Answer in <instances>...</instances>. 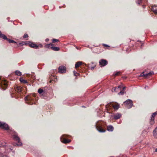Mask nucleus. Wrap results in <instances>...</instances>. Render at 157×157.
I'll use <instances>...</instances> for the list:
<instances>
[{"label": "nucleus", "instance_id": "f257e3e1", "mask_svg": "<svg viewBox=\"0 0 157 157\" xmlns=\"http://www.w3.org/2000/svg\"><path fill=\"white\" fill-rule=\"evenodd\" d=\"M105 126L104 122L101 121H98L95 125L96 129L100 132H104L105 131V130L104 128Z\"/></svg>", "mask_w": 157, "mask_h": 157}, {"label": "nucleus", "instance_id": "f03ea898", "mask_svg": "<svg viewBox=\"0 0 157 157\" xmlns=\"http://www.w3.org/2000/svg\"><path fill=\"white\" fill-rule=\"evenodd\" d=\"M10 133V134L13 136L14 140L17 141V143L16 144V145L18 146H21L22 144L21 142H20V138L18 136L17 133L15 132L12 131H11Z\"/></svg>", "mask_w": 157, "mask_h": 157}, {"label": "nucleus", "instance_id": "7ed1b4c3", "mask_svg": "<svg viewBox=\"0 0 157 157\" xmlns=\"http://www.w3.org/2000/svg\"><path fill=\"white\" fill-rule=\"evenodd\" d=\"M34 98H32L31 96H27L25 97V100L26 103L28 104L31 105L34 104V102L33 101Z\"/></svg>", "mask_w": 157, "mask_h": 157}, {"label": "nucleus", "instance_id": "20e7f679", "mask_svg": "<svg viewBox=\"0 0 157 157\" xmlns=\"http://www.w3.org/2000/svg\"><path fill=\"white\" fill-rule=\"evenodd\" d=\"M6 144L5 143H0V147H5L6 151H7V152H9L11 151L12 149V147L6 145Z\"/></svg>", "mask_w": 157, "mask_h": 157}, {"label": "nucleus", "instance_id": "39448f33", "mask_svg": "<svg viewBox=\"0 0 157 157\" xmlns=\"http://www.w3.org/2000/svg\"><path fill=\"white\" fill-rule=\"evenodd\" d=\"M126 107L128 109L131 108L133 105L132 101L130 99H128L124 102Z\"/></svg>", "mask_w": 157, "mask_h": 157}, {"label": "nucleus", "instance_id": "423d86ee", "mask_svg": "<svg viewBox=\"0 0 157 157\" xmlns=\"http://www.w3.org/2000/svg\"><path fill=\"white\" fill-rule=\"evenodd\" d=\"M0 128L6 130L9 129V127L6 124L0 121Z\"/></svg>", "mask_w": 157, "mask_h": 157}, {"label": "nucleus", "instance_id": "0eeeda50", "mask_svg": "<svg viewBox=\"0 0 157 157\" xmlns=\"http://www.w3.org/2000/svg\"><path fill=\"white\" fill-rule=\"evenodd\" d=\"M38 91L39 94L43 96L44 99L46 98L44 97H46L47 95V94L45 91L44 90L40 88L38 89Z\"/></svg>", "mask_w": 157, "mask_h": 157}, {"label": "nucleus", "instance_id": "6e6552de", "mask_svg": "<svg viewBox=\"0 0 157 157\" xmlns=\"http://www.w3.org/2000/svg\"><path fill=\"white\" fill-rule=\"evenodd\" d=\"M65 135H63L60 138V140L63 143L67 144L68 143L71 142V140H67L65 138L64 136H65Z\"/></svg>", "mask_w": 157, "mask_h": 157}, {"label": "nucleus", "instance_id": "1a4fd4ad", "mask_svg": "<svg viewBox=\"0 0 157 157\" xmlns=\"http://www.w3.org/2000/svg\"><path fill=\"white\" fill-rule=\"evenodd\" d=\"M154 74L153 72L151 71L146 74H144V72L142 73L140 75V77L144 76V77L146 78L148 76H151L152 75Z\"/></svg>", "mask_w": 157, "mask_h": 157}, {"label": "nucleus", "instance_id": "9d476101", "mask_svg": "<svg viewBox=\"0 0 157 157\" xmlns=\"http://www.w3.org/2000/svg\"><path fill=\"white\" fill-rule=\"evenodd\" d=\"M58 71L59 73H64L66 71V67L63 66H60L58 68Z\"/></svg>", "mask_w": 157, "mask_h": 157}, {"label": "nucleus", "instance_id": "9b49d317", "mask_svg": "<svg viewBox=\"0 0 157 157\" xmlns=\"http://www.w3.org/2000/svg\"><path fill=\"white\" fill-rule=\"evenodd\" d=\"M99 63L101 67L102 66H105L107 65L108 62L106 60L102 59L99 61Z\"/></svg>", "mask_w": 157, "mask_h": 157}, {"label": "nucleus", "instance_id": "f8f14e48", "mask_svg": "<svg viewBox=\"0 0 157 157\" xmlns=\"http://www.w3.org/2000/svg\"><path fill=\"white\" fill-rule=\"evenodd\" d=\"M110 105H112L113 106V107L114 108L115 110H117L119 108L120 105H119L118 104L113 105L111 103H110L109 104H108L106 105V107L108 108L109 107V106H110Z\"/></svg>", "mask_w": 157, "mask_h": 157}, {"label": "nucleus", "instance_id": "ddd939ff", "mask_svg": "<svg viewBox=\"0 0 157 157\" xmlns=\"http://www.w3.org/2000/svg\"><path fill=\"white\" fill-rule=\"evenodd\" d=\"M157 114V111L153 113L151 117V121H150V123L151 124H153L154 123V117L156 116V115Z\"/></svg>", "mask_w": 157, "mask_h": 157}, {"label": "nucleus", "instance_id": "4468645a", "mask_svg": "<svg viewBox=\"0 0 157 157\" xmlns=\"http://www.w3.org/2000/svg\"><path fill=\"white\" fill-rule=\"evenodd\" d=\"M121 117V114L120 113H117L114 115V119L115 120H117L120 118Z\"/></svg>", "mask_w": 157, "mask_h": 157}, {"label": "nucleus", "instance_id": "2eb2a0df", "mask_svg": "<svg viewBox=\"0 0 157 157\" xmlns=\"http://www.w3.org/2000/svg\"><path fill=\"white\" fill-rule=\"evenodd\" d=\"M151 10L155 14L157 13V6H154L151 7Z\"/></svg>", "mask_w": 157, "mask_h": 157}, {"label": "nucleus", "instance_id": "dca6fc26", "mask_svg": "<svg viewBox=\"0 0 157 157\" xmlns=\"http://www.w3.org/2000/svg\"><path fill=\"white\" fill-rule=\"evenodd\" d=\"M15 90L17 92H21L22 91V87L20 86H17L15 88Z\"/></svg>", "mask_w": 157, "mask_h": 157}, {"label": "nucleus", "instance_id": "f3484780", "mask_svg": "<svg viewBox=\"0 0 157 157\" xmlns=\"http://www.w3.org/2000/svg\"><path fill=\"white\" fill-rule=\"evenodd\" d=\"M29 45L30 47L36 49L38 48V46H37V45L31 43H30L29 44Z\"/></svg>", "mask_w": 157, "mask_h": 157}, {"label": "nucleus", "instance_id": "a211bd4d", "mask_svg": "<svg viewBox=\"0 0 157 157\" xmlns=\"http://www.w3.org/2000/svg\"><path fill=\"white\" fill-rule=\"evenodd\" d=\"M153 135L155 138H157V127L153 131Z\"/></svg>", "mask_w": 157, "mask_h": 157}, {"label": "nucleus", "instance_id": "6ab92c4d", "mask_svg": "<svg viewBox=\"0 0 157 157\" xmlns=\"http://www.w3.org/2000/svg\"><path fill=\"white\" fill-rule=\"evenodd\" d=\"M121 87L122 86H119L117 87L114 88V89L112 90V91L113 92H117L118 91V89L121 88Z\"/></svg>", "mask_w": 157, "mask_h": 157}, {"label": "nucleus", "instance_id": "aec40b11", "mask_svg": "<svg viewBox=\"0 0 157 157\" xmlns=\"http://www.w3.org/2000/svg\"><path fill=\"white\" fill-rule=\"evenodd\" d=\"M107 130L109 131H113V127L111 125H109L107 126Z\"/></svg>", "mask_w": 157, "mask_h": 157}, {"label": "nucleus", "instance_id": "412c9836", "mask_svg": "<svg viewBox=\"0 0 157 157\" xmlns=\"http://www.w3.org/2000/svg\"><path fill=\"white\" fill-rule=\"evenodd\" d=\"M82 64V62L81 61H78L75 64V68H77L78 67Z\"/></svg>", "mask_w": 157, "mask_h": 157}, {"label": "nucleus", "instance_id": "4be33fe9", "mask_svg": "<svg viewBox=\"0 0 157 157\" xmlns=\"http://www.w3.org/2000/svg\"><path fill=\"white\" fill-rule=\"evenodd\" d=\"M0 37L4 39H7V37L5 35L2 34L1 31H0Z\"/></svg>", "mask_w": 157, "mask_h": 157}, {"label": "nucleus", "instance_id": "5701e85b", "mask_svg": "<svg viewBox=\"0 0 157 157\" xmlns=\"http://www.w3.org/2000/svg\"><path fill=\"white\" fill-rule=\"evenodd\" d=\"M51 48L53 50L55 51H58L59 50V47H53V46H52L51 47Z\"/></svg>", "mask_w": 157, "mask_h": 157}, {"label": "nucleus", "instance_id": "b1692460", "mask_svg": "<svg viewBox=\"0 0 157 157\" xmlns=\"http://www.w3.org/2000/svg\"><path fill=\"white\" fill-rule=\"evenodd\" d=\"M20 81L21 83H26L28 82L26 80L22 78H21L20 79Z\"/></svg>", "mask_w": 157, "mask_h": 157}, {"label": "nucleus", "instance_id": "393cba45", "mask_svg": "<svg viewBox=\"0 0 157 157\" xmlns=\"http://www.w3.org/2000/svg\"><path fill=\"white\" fill-rule=\"evenodd\" d=\"M6 40H7L8 41V42L10 43H16V42H15L13 40H10V39H8L7 38V39H6Z\"/></svg>", "mask_w": 157, "mask_h": 157}, {"label": "nucleus", "instance_id": "a878e982", "mask_svg": "<svg viewBox=\"0 0 157 157\" xmlns=\"http://www.w3.org/2000/svg\"><path fill=\"white\" fill-rule=\"evenodd\" d=\"M15 73L16 75L19 76H20L21 75V72H20L19 71H16L15 72Z\"/></svg>", "mask_w": 157, "mask_h": 157}, {"label": "nucleus", "instance_id": "bb28decb", "mask_svg": "<svg viewBox=\"0 0 157 157\" xmlns=\"http://www.w3.org/2000/svg\"><path fill=\"white\" fill-rule=\"evenodd\" d=\"M2 85H4L5 87H6L7 86V84L6 81H2L1 82Z\"/></svg>", "mask_w": 157, "mask_h": 157}, {"label": "nucleus", "instance_id": "cd10ccee", "mask_svg": "<svg viewBox=\"0 0 157 157\" xmlns=\"http://www.w3.org/2000/svg\"><path fill=\"white\" fill-rule=\"evenodd\" d=\"M52 44H49L45 45V46L48 48H51V47L52 46Z\"/></svg>", "mask_w": 157, "mask_h": 157}, {"label": "nucleus", "instance_id": "c85d7f7f", "mask_svg": "<svg viewBox=\"0 0 157 157\" xmlns=\"http://www.w3.org/2000/svg\"><path fill=\"white\" fill-rule=\"evenodd\" d=\"M120 73V71H118V72H116L115 73H114L113 75L114 76H116L118 75Z\"/></svg>", "mask_w": 157, "mask_h": 157}, {"label": "nucleus", "instance_id": "c756f323", "mask_svg": "<svg viewBox=\"0 0 157 157\" xmlns=\"http://www.w3.org/2000/svg\"><path fill=\"white\" fill-rule=\"evenodd\" d=\"M124 92L123 90L121 91L118 93L119 95H123L124 94Z\"/></svg>", "mask_w": 157, "mask_h": 157}, {"label": "nucleus", "instance_id": "7c9ffc66", "mask_svg": "<svg viewBox=\"0 0 157 157\" xmlns=\"http://www.w3.org/2000/svg\"><path fill=\"white\" fill-rule=\"evenodd\" d=\"M142 1V0H136V2L137 4L139 5L141 2Z\"/></svg>", "mask_w": 157, "mask_h": 157}, {"label": "nucleus", "instance_id": "2f4dec72", "mask_svg": "<svg viewBox=\"0 0 157 157\" xmlns=\"http://www.w3.org/2000/svg\"><path fill=\"white\" fill-rule=\"evenodd\" d=\"M59 41V40L57 39H52V42L53 43H55Z\"/></svg>", "mask_w": 157, "mask_h": 157}, {"label": "nucleus", "instance_id": "473e14b6", "mask_svg": "<svg viewBox=\"0 0 157 157\" xmlns=\"http://www.w3.org/2000/svg\"><path fill=\"white\" fill-rule=\"evenodd\" d=\"M74 75L75 76H77L79 75V74L76 72L74 71H73Z\"/></svg>", "mask_w": 157, "mask_h": 157}, {"label": "nucleus", "instance_id": "72a5a7b5", "mask_svg": "<svg viewBox=\"0 0 157 157\" xmlns=\"http://www.w3.org/2000/svg\"><path fill=\"white\" fill-rule=\"evenodd\" d=\"M0 157H9V156L3 154L1 155Z\"/></svg>", "mask_w": 157, "mask_h": 157}, {"label": "nucleus", "instance_id": "f704fd0d", "mask_svg": "<svg viewBox=\"0 0 157 157\" xmlns=\"http://www.w3.org/2000/svg\"><path fill=\"white\" fill-rule=\"evenodd\" d=\"M28 37V35L27 34H25L23 37L24 38H26Z\"/></svg>", "mask_w": 157, "mask_h": 157}, {"label": "nucleus", "instance_id": "c9c22d12", "mask_svg": "<svg viewBox=\"0 0 157 157\" xmlns=\"http://www.w3.org/2000/svg\"><path fill=\"white\" fill-rule=\"evenodd\" d=\"M103 45L104 46L106 47H109V46L108 45H107L106 44H103Z\"/></svg>", "mask_w": 157, "mask_h": 157}, {"label": "nucleus", "instance_id": "e433bc0d", "mask_svg": "<svg viewBox=\"0 0 157 157\" xmlns=\"http://www.w3.org/2000/svg\"><path fill=\"white\" fill-rule=\"evenodd\" d=\"M49 40V39H46V40H45V41H48Z\"/></svg>", "mask_w": 157, "mask_h": 157}, {"label": "nucleus", "instance_id": "4c0bfd02", "mask_svg": "<svg viewBox=\"0 0 157 157\" xmlns=\"http://www.w3.org/2000/svg\"><path fill=\"white\" fill-rule=\"evenodd\" d=\"M125 87H123V90H124V89H125Z\"/></svg>", "mask_w": 157, "mask_h": 157}, {"label": "nucleus", "instance_id": "58836bf2", "mask_svg": "<svg viewBox=\"0 0 157 157\" xmlns=\"http://www.w3.org/2000/svg\"><path fill=\"white\" fill-rule=\"evenodd\" d=\"M155 151L157 152V148L155 149Z\"/></svg>", "mask_w": 157, "mask_h": 157}, {"label": "nucleus", "instance_id": "ea45409f", "mask_svg": "<svg viewBox=\"0 0 157 157\" xmlns=\"http://www.w3.org/2000/svg\"><path fill=\"white\" fill-rule=\"evenodd\" d=\"M147 87H148V86H146L145 87V89H146Z\"/></svg>", "mask_w": 157, "mask_h": 157}, {"label": "nucleus", "instance_id": "a19ab883", "mask_svg": "<svg viewBox=\"0 0 157 157\" xmlns=\"http://www.w3.org/2000/svg\"><path fill=\"white\" fill-rule=\"evenodd\" d=\"M143 8H145V6H143Z\"/></svg>", "mask_w": 157, "mask_h": 157}, {"label": "nucleus", "instance_id": "79ce46f5", "mask_svg": "<svg viewBox=\"0 0 157 157\" xmlns=\"http://www.w3.org/2000/svg\"><path fill=\"white\" fill-rule=\"evenodd\" d=\"M40 47H42V45H41V44H40Z\"/></svg>", "mask_w": 157, "mask_h": 157}, {"label": "nucleus", "instance_id": "37998d69", "mask_svg": "<svg viewBox=\"0 0 157 157\" xmlns=\"http://www.w3.org/2000/svg\"><path fill=\"white\" fill-rule=\"evenodd\" d=\"M91 68H92V69H94V67H92Z\"/></svg>", "mask_w": 157, "mask_h": 157}, {"label": "nucleus", "instance_id": "c03bdc74", "mask_svg": "<svg viewBox=\"0 0 157 157\" xmlns=\"http://www.w3.org/2000/svg\"><path fill=\"white\" fill-rule=\"evenodd\" d=\"M31 96L32 97V98H33V96Z\"/></svg>", "mask_w": 157, "mask_h": 157}, {"label": "nucleus", "instance_id": "a18cd8bd", "mask_svg": "<svg viewBox=\"0 0 157 157\" xmlns=\"http://www.w3.org/2000/svg\"><path fill=\"white\" fill-rule=\"evenodd\" d=\"M31 96L32 97V98H33V96Z\"/></svg>", "mask_w": 157, "mask_h": 157}]
</instances>
